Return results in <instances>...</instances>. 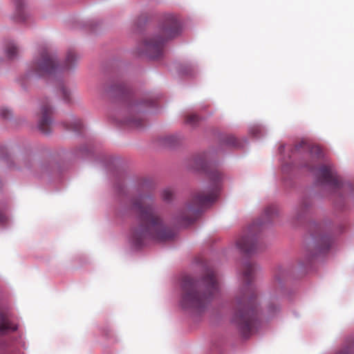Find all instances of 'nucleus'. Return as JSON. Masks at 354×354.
I'll return each mask as SVG.
<instances>
[{
	"label": "nucleus",
	"instance_id": "f257e3e1",
	"mask_svg": "<svg viewBox=\"0 0 354 354\" xmlns=\"http://www.w3.org/2000/svg\"><path fill=\"white\" fill-rule=\"evenodd\" d=\"M153 199L141 196L133 201V208L138 213V223L131 229V239L138 247L149 239L166 241L174 238V232L165 226L154 211Z\"/></svg>",
	"mask_w": 354,
	"mask_h": 354
},
{
	"label": "nucleus",
	"instance_id": "f03ea898",
	"mask_svg": "<svg viewBox=\"0 0 354 354\" xmlns=\"http://www.w3.org/2000/svg\"><path fill=\"white\" fill-rule=\"evenodd\" d=\"M193 163L194 169L206 173L210 181V186L205 190L195 193L189 204L178 216V222L185 225L192 224L196 219L202 208L215 201L223 179L221 171L214 164L209 161L207 154L196 156L193 160Z\"/></svg>",
	"mask_w": 354,
	"mask_h": 354
},
{
	"label": "nucleus",
	"instance_id": "7ed1b4c3",
	"mask_svg": "<svg viewBox=\"0 0 354 354\" xmlns=\"http://www.w3.org/2000/svg\"><path fill=\"white\" fill-rule=\"evenodd\" d=\"M255 266L246 263L243 266V277L245 286L241 288L234 301V322L238 325L245 337L253 333L259 324V300L255 288L250 283L252 281Z\"/></svg>",
	"mask_w": 354,
	"mask_h": 354
},
{
	"label": "nucleus",
	"instance_id": "20e7f679",
	"mask_svg": "<svg viewBox=\"0 0 354 354\" xmlns=\"http://www.w3.org/2000/svg\"><path fill=\"white\" fill-rule=\"evenodd\" d=\"M181 287L183 308L196 311L203 310L219 290V283L212 270H207L201 281L183 276Z\"/></svg>",
	"mask_w": 354,
	"mask_h": 354
},
{
	"label": "nucleus",
	"instance_id": "39448f33",
	"mask_svg": "<svg viewBox=\"0 0 354 354\" xmlns=\"http://www.w3.org/2000/svg\"><path fill=\"white\" fill-rule=\"evenodd\" d=\"M180 32V25L176 17L171 14L165 15L159 28V35L145 39L140 44L138 53L151 59L162 57L165 42L177 36Z\"/></svg>",
	"mask_w": 354,
	"mask_h": 354
},
{
	"label": "nucleus",
	"instance_id": "423d86ee",
	"mask_svg": "<svg viewBox=\"0 0 354 354\" xmlns=\"http://www.w3.org/2000/svg\"><path fill=\"white\" fill-rule=\"evenodd\" d=\"M59 71L56 58L46 48L43 49L39 56L32 62L30 68L31 75L44 77Z\"/></svg>",
	"mask_w": 354,
	"mask_h": 354
},
{
	"label": "nucleus",
	"instance_id": "0eeeda50",
	"mask_svg": "<svg viewBox=\"0 0 354 354\" xmlns=\"http://www.w3.org/2000/svg\"><path fill=\"white\" fill-rule=\"evenodd\" d=\"M252 225L248 231L241 236L236 241V247L245 254H252L257 251L259 248V225Z\"/></svg>",
	"mask_w": 354,
	"mask_h": 354
},
{
	"label": "nucleus",
	"instance_id": "6e6552de",
	"mask_svg": "<svg viewBox=\"0 0 354 354\" xmlns=\"http://www.w3.org/2000/svg\"><path fill=\"white\" fill-rule=\"evenodd\" d=\"M317 179L321 183L328 185L334 188L340 187V181L333 174L330 166L322 165L319 168Z\"/></svg>",
	"mask_w": 354,
	"mask_h": 354
},
{
	"label": "nucleus",
	"instance_id": "1a4fd4ad",
	"mask_svg": "<svg viewBox=\"0 0 354 354\" xmlns=\"http://www.w3.org/2000/svg\"><path fill=\"white\" fill-rule=\"evenodd\" d=\"M53 113L52 108L48 102H43L41 106V118L39 119L38 127L44 134H48L51 131L52 120L50 115Z\"/></svg>",
	"mask_w": 354,
	"mask_h": 354
},
{
	"label": "nucleus",
	"instance_id": "9d476101",
	"mask_svg": "<svg viewBox=\"0 0 354 354\" xmlns=\"http://www.w3.org/2000/svg\"><path fill=\"white\" fill-rule=\"evenodd\" d=\"M17 326L12 325L6 315L0 312V335L6 334L8 330L15 331Z\"/></svg>",
	"mask_w": 354,
	"mask_h": 354
},
{
	"label": "nucleus",
	"instance_id": "9b49d317",
	"mask_svg": "<svg viewBox=\"0 0 354 354\" xmlns=\"http://www.w3.org/2000/svg\"><path fill=\"white\" fill-rule=\"evenodd\" d=\"M77 59H78V57L77 56V55L75 54V53L73 50H68L66 54V57L65 62H64V65L63 66L64 69H65V70L71 69L75 65Z\"/></svg>",
	"mask_w": 354,
	"mask_h": 354
},
{
	"label": "nucleus",
	"instance_id": "f8f14e48",
	"mask_svg": "<svg viewBox=\"0 0 354 354\" xmlns=\"http://www.w3.org/2000/svg\"><path fill=\"white\" fill-rule=\"evenodd\" d=\"M319 252H324L327 251L332 243L330 237L326 235H322L319 237L318 240Z\"/></svg>",
	"mask_w": 354,
	"mask_h": 354
},
{
	"label": "nucleus",
	"instance_id": "ddd939ff",
	"mask_svg": "<svg viewBox=\"0 0 354 354\" xmlns=\"http://www.w3.org/2000/svg\"><path fill=\"white\" fill-rule=\"evenodd\" d=\"M277 215V209L275 206H269L264 211L265 221L263 223L271 221Z\"/></svg>",
	"mask_w": 354,
	"mask_h": 354
},
{
	"label": "nucleus",
	"instance_id": "4468645a",
	"mask_svg": "<svg viewBox=\"0 0 354 354\" xmlns=\"http://www.w3.org/2000/svg\"><path fill=\"white\" fill-rule=\"evenodd\" d=\"M15 7L17 18L19 21H24L26 19L25 13L23 8V0H14Z\"/></svg>",
	"mask_w": 354,
	"mask_h": 354
},
{
	"label": "nucleus",
	"instance_id": "2eb2a0df",
	"mask_svg": "<svg viewBox=\"0 0 354 354\" xmlns=\"http://www.w3.org/2000/svg\"><path fill=\"white\" fill-rule=\"evenodd\" d=\"M6 52L9 59H13L18 55L19 49L13 43H9L6 46Z\"/></svg>",
	"mask_w": 354,
	"mask_h": 354
},
{
	"label": "nucleus",
	"instance_id": "dca6fc26",
	"mask_svg": "<svg viewBox=\"0 0 354 354\" xmlns=\"http://www.w3.org/2000/svg\"><path fill=\"white\" fill-rule=\"evenodd\" d=\"M123 122L124 124L132 127L138 128L142 127V120L138 117H133L132 118L125 120Z\"/></svg>",
	"mask_w": 354,
	"mask_h": 354
},
{
	"label": "nucleus",
	"instance_id": "f3484780",
	"mask_svg": "<svg viewBox=\"0 0 354 354\" xmlns=\"http://www.w3.org/2000/svg\"><path fill=\"white\" fill-rule=\"evenodd\" d=\"M310 206V204L308 201L304 200V201H302V203L297 209V218L300 217L303 214H304V212L307 211Z\"/></svg>",
	"mask_w": 354,
	"mask_h": 354
},
{
	"label": "nucleus",
	"instance_id": "a211bd4d",
	"mask_svg": "<svg viewBox=\"0 0 354 354\" xmlns=\"http://www.w3.org/2000/svg\"><path fill=\"white\" fill-rule=\"evenodd\" d=\"M310 152L313 158H316L319 159L322 157V149L319 146H317V145L312 146L310 149Z\"/></svg>",
	"mask_w": 354,
	"mask_h": 354
},
{
	"label": "nucleus",
	"instance_id": "6ab92c4d",
	"mask_svg": "<svg viewBox=\"0 0 354 354\" xmlns=\"http://www.w3.org/2000/svg\"><path fill=\"white\" fill-rule=\"evenodd\" d=\"M174 192L170 188L165 189L162 192V198L165 201H170L173 198Z\"/></svg>",
	"mask_w": 354,
	"mask_h": 354
},
{
	"label": "nucleus",
	"instance_id": "aec40b11",
	"mask_svg": "<svg viewBox=\"0 0 354 354\" xmlns=\"http://www.w3.org/2000/svg\"><path fill=\"white\" fill-rule=\"evenodd\" d=\"M199 120V118L196 114H189L187 115L185 118V122L187 124L194 125L196 124Z\"/></svg>",
	"mask_w": 354,
	"mask_h": 354
},
{
	"label": "nucleus",
	"instance_id": "412c9836",
	"mask_svg": "<svg viewBox=\"0 0 354 354\" xmlns=\"http://www.w3.org/2000/svg\"><path fill=\"white\" fill-rule=\"evenodd\" d=\"M82 128V122L80 120L75 121L71 127H68L67 129L73 130L75 131H80Z\"/></svg>",
	"mask_w": 354,
	"mask_h": 354
},
{
	"label": "nucleus",
	"instance_id": "4be33fe9",
	"mask_svg": "<svg viewBox=\"0 0 354 354\" xmlns=\"http://www.w3.org/2000/svg\"><path fill=\"white\" fill-rule=\"evenodd\" d=\"M225 142H226V143L227 145H232V146H234V147H238L239 146L238 140L233 136H227L226 138Z\"/></svg>",
	"mask_w": 354,
	"mask_h": 354
},
{
	"label": "nucleus",
	"instance_id": "5701e85b",
	"mask_svg": "<svg viewBox=\"0 0 354 354\" xmlns=\"http://www.w3.org/2000/svg\"><path fill=\"white\" fill-rule=\"evenodd\" d=\"M61 92H62V97H63L64 100L66 102H69L71 101V98H70V92L68 91V89L66 87L62 86L61 88Z\"/></svg>",
	"mask_w": 354,
	"mask_h": 354
},
{
	"label": "nucleus",
	"instance_id": "b1692460",
	"mask_svg": "<svg viewBox=\"0 0 354 354\" xmlns=\"http://www.w3.org/2000/svg\"><path fill=\"white\" fill-rule=\"evenodd\" d=\"M0 115L3 118H8L11 115V113L8 109L2 108L0 109Z\"/></svg>",
	"mask_w": 354,
	"mask_h": 354
},
{
	"label": "nucleus",
	"instance_id": "393cba45",
	"mask_svg": "<svg viewBox=\"0 0 354 354\" xmlns=\"http://www.w3.org/2000/svg\"><path fill=\"white\" fill-rule=\"evenodd\" d=\"M268 308V311L270 314H274L275 312H277L279 309V306L274 305V304H270Z\"/></svg>",
	"mask_w": 354,
	"mask_h": 354
},
{
	"label": "nucleus",
	"instance_id": "a878e982",
	"mask_svg": "<svg viewBox=\"0 0 354 354\" xmlns=\"http://www.w3.org/2000/svg\"><path fill=\"white\" fill-rule=\"evenodd\" d=\"M282 283V279H281L279 274H276L274 276V286H280Z\"/></svg>",
	"mask_w": 354,
	"mask_h": 354
},
{
	"label": "nucleus",
	"instance_id": "bb28decb",
	"mask_svg": "<svg viewBox=\"0 0 354 354\" xmlns=\"http://www.w3.org/2000/svg\"><path fill=\"white\" fill-rule=\"evenodd\" d=\"M7 220L6 216L4 213L0 212V223H4Z\"/></svg>",
	"mask_w": 354,
	"mask_h": 354
},
{
	"label": "nucleus",
	"instance_id": "cd10ccee",
	"mask_svg": "<svg viewBox=\"0 0 354 354\" xmlns=\"http://www.w3.org/2000/svg\"><path fill=\"white\" fill-rule=\"evenodd\" d=\"M307 167L309 168L310 170H314V167L311 165H307Z\"/></svg>",
	"mask_w": 354,
	"mask_h": 354
}]
</instances>
